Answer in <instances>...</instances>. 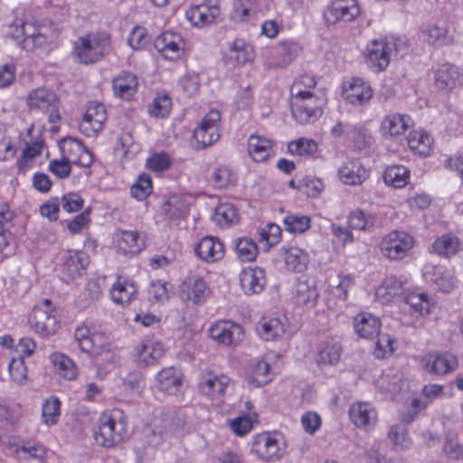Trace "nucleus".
Masks as SVG:
<instances>
[{
	"instance_id": "45",
	"label": "nucleus",
	"mask_w": 463,
	"mask_h": 463,
	"mask_svg": "<svg viewBox=\"0 0 463 463\" xmlns=\"http://www.w3.org/2000/svg\"><path fill=\"white\" fill-rule=\"evenodd\" d=\"M51 360L63 378L71 381L77 376V367L74 362L68 356L56 353L51 355Z\"/></svg>"
},
{
	"instance_id": "46",
	"label": "nucleus",
	"mask_w": 463,
	"mask_h": 463,
	"mask_svg": "<svg viewBox=\"0 0 463 463\" xmlns=\"http://www.w3.org/2000/svg\"><path fill=\"white\" fill-rule=\"evenodd\" d=\"M235 251L241 261L250 262L256 259L259 250L252 239L243 237L235 241Z\"/></svg>"
},
{
	"instance_id": "57",
	"label": "nucleus",
	"mask_w": 463,
	"mask_h": 463,
	"mask_svg": "<svg viewBox=\"0 0 463 463\" xmlns=\"http://www.w3.org/2000/svg\"><path fill=\"white\" fill-rule=\"evenodd\" d=\"M269 364L264 360H259L252 365V373L250 382L257 386H263L270 381Z\"/></svg>"
},
{
	"instance_id": "9",
	"label": "nucleus",
	"mask_w": 463,
	"mask_h": 463,
	"mask_svg": "<svg viewBox=\"0 0 463 463\" xmlns=\"http://www.w3.org/2000/svg\"><path fill=\"white\" fill-rule=\"evenodd\" d=\"M359 14L356 0H334L326 7L324 17L327 24H335L339 21L350 22Z\"/></svg>"
},
{
	"instance_id": "64",
	"label": "nucleus",
	"mask_w": 463,
	"mask_h": 463,
	"mask_svg": "<svg viewBox=\"0 0 463 463\" xmlns=\"http://www.w3.org/2000/svg\"><path fill=\"white\" fill-rule=\"evenodd\" d=\"M388 438L391 439L396 449H405L410 447V440L404 432H400L397 425H392L388 432Z\"/></svg>"
},
{
	"instance_id": "56",
	"label": "nucleus",
	"mask_w": 463,
	"mask_h": 463,
	"mask_svg": "<svg viewBox=\"0 0 463 463\" xmlns=\"http://www.w3.org/2000/svg\"><path fill=\"white\" fill-rule=\"evenodd\" d=\"M348 223L351 228L363 231L372 228L375 223V218L362 210H355L350 213Z\"/></svg>"
},
{
	"instance_id": "58",
	"label": "nucleus",
	"mask_w": 463,
	"mask_h": 463,
	"mask_svg": "<svg viewBox=\"0 0 463 463\" xmlns=\"http://www.w3.org/2000/svg\"><path fill=\"white\" fill-rule=\"evenodd\" d=\"M317 85L314 77L309 75H302L297 79L290 88V97H298L307 94H312V89Z\"/></svg>"
},
{
	"instance_id": "43",
	"label": "nucleus",
	"mask_w": 463,
	"mask_h": 463,
	"mask_svg": "<svg viewBox=\"0 0 463 463\" xmlns=\"http://www.w3.org/2000/svg\"><path fill=\"white\" fill-rule=\"evenodd\" d=\"M318 297V291L313 279H299L296 285V298L299 304L307 305Z\"/></svg>"
},
{
	"instance_id": "17",
	"label": "nucleus",
	"mask_w": 463,
	"mask_h": 463,
	"mask_svg": "<svg viewBox=\"0 0 463 463\" xmlns=\"http://www.w3.org/2000/svg\"><path fill=\"white\" fill-rule=\"evenodd\" d=\"M229 384L230 378L228 376L208 372L202 376L198 387L202 394L212 400H220Z\"/></svg>"
},
{
	"instance_id": "10",
	"label": "nucleus",
	"mask_w": 463,
	"mask_h": 463,
	"mask_svg": "<svg viewBox=\"0 0 463 463\" xmlns=\"http://www.w3.org/2000/svg\"><path fill=\"white\" fill-rule=\"evenodd\" d=\"M221 114L218 110H210L194 131V137L203 147L213 145L219 137Z\"/></svg>"
},
{
	"instance_id": "50",
	"label": "nucleus",
	"mask_w": 463,
	"mask_h": 463,
	"mask_svg": "<svg viewBox=\"0 0 463 463\" xmlns=\"http://www.w3.org/2000/svg\"><path fill=\"white\" fill-rule=\"evenodd\" d=\"M288 151L291 155L310 156L317 151V144L313 139L299 138L288 145Z\"/></svg>"
},
{
	"instance_id": "4",
	"label": "nucleus",
	"mask_w": 463,
	"mask_h": 463,
	"mask_svg": "<svg viewBox=\"0 0 463 463\" xmlns=\"http://www.w3.org/2000/svg\"><path fill=\"white\" fill-rule=\"evenodd\" d=\"M291 113L300 124L315 122L322 115L324 99L316 94L290 97Z\"/></svg>"
},
{
	"instance_id": "22",
	"label": "nucleus",
	"mask_w": 463,
	"mask_h": 463,
	"mask_svg": "<svg viewBox=\"0 0 463 463\" xmlns=\"http://www.w3.org/2000/svg\"><path fill=\"white\" fill-rule=\"evenodd\" d=\"M195 252L201 260L212 263L223 258L224 246L218 238L205 236L198 242Z\"/></svg>"
},
{
	"instance_id": "7",
	"label": "nucleus",
	"mask_w": 463,
	"mask_h": 463,
	"mask_svg": "<svg viewBox=\"0 0 463 463\" xmlns=\"http://www.w3.org/2000/svg\"><path fill=\"white\" fill-rule=\"evenodd\" d=\"M74 338L79 347L90 355H99L109 348V343L102 333L92 331L87 326H78Z\"/></svg>"
},
{
	"instance_id": "62",
	"label": "nucleus",
	"mask_w": 463,
	"mask_h": 463,
	"mask_svg": "<svg viewBox=\"0 0 463 463\" xmlns=\"http://www.w3.org/2000/svg\"><path fill=\"white\" fill-rule=\"evenodd\" d=\"M61 207L67 213H75L83 207L82 197L76 193H69L61 197Z\"/></svg>"
},
{
	"instance_id": "51",
	"label": "nucleus",
	"mask_w": 463,
	"mask_h": 463,
	"mask_svg": "<svg viewBox=\"0 0 463 463\" xmlns=\"http://www.w3.org/2000/svg\"><path fill=\"white\" fill-rule=\"evenodd\" d=\"M172 107L171 99L165 93H159L154 98L152 104L148 107V112L155 118L166 117Z\"/></svg>"
},
{
	"instance_id": "32",
	"label": "nucleus",
	"mask_w": 463,
	"mask_h": 463,
	"mask_svg": "<svg viewBox=\"0 0 463 463\" xmlns=\"http://www.w3.org/2000/svg\"><path fill=\"white\" fill-rule=\"evenodd\" d=\"M351 420L359 427L374 425L377 414L371 404L367 402L354 403L349 409Z\"/></svg>"
},
{
	"instance_id": "42",
	"label": "nucleus",
	"mask_w": 463,
	"mask_h": 463,
	"mask_svg": "<svg viewBox=\"0 0 463 463\" xmlns=\"http://www.w3.org/2000/svg\"><path fill=\"white\" fill-rule=\"evenodd\" d=\"M407 140L410 148L415 153L422 156L430 155L433 139L429 134L423 131H415L409 135Z\"/></svg>"
},
{
	"instance_id": "3",
	"label": "nucleus",
	"mask_w": 463,
	"mask_h": 463,
	"mask_svg": "<svg viewBox=\"0 0 463 463\" xmlns=\"http://www.w3.org/2000/svg\"><path fill=\"white\" fill-rule=\"evenodd\" d=\"M27 105L31 111L39 115H47L50 123L61 119L57 95L51 90L39 88L27 96Z\"/></svg>"
},
{
	"instance_id": "36",
	"label": "nucleus",
	"mask_w": 463,
	"mask_h": 463,
	"mask_svg": "<svg viewBox=\"0 0 463 463\" xmlns=\"http://www.w3.org/2000/svg\"><path fill=\"white\" fill-rule=\"evenodd\" d=\"M213 220L222 228L230 227L239 221L237 209L229 203H219L215 207Z\"/></svg>"
},
{
	"instance_id": "25",
	"label": "nucleus",
	"mask_w": 463,
	"mask_h": 463,
	"mask_svg": "<svg viewBox=\"0 0 463 463\" xmlns=\"http://www.w3.org/2000/svg\"><path fill=\"white\" fill-rule=\"evenodd\" d=\"M180 372L174 366L163 368L156 376V387L169 395L178 392L182 377Z\"/></svg>"
},
{
	"instance_id": "13",
	"label": "nucleus",
	"mask_w": 463,
	"mask_h": 463,
	"mask_svg": "<svg viewBox=\"0 0 463 463\" xmlns=\"http://www.w3.org/2000/svg\"><path fill=\"white\" fill-rule=\"evenodd\" d=\"M220 14L218 0H208L190 7L185 16L191 24L197 27L211 24Z\"/></svg>"
},
{
	"instance_id": "5",
	"label": "nucleus",
	"mask_w": 463,
	"mask_h": 463,
	"mask_svg": "<svg viewBox=\"0 0 463 463\" xmlns=\"http://www.w3.org/2000/svg\"><path fill=\"white\" fill-rule=\"evenodd\" d=\"M284 450V443L276 434L262 432L253 437L251 452L263 461L278 460Z\"/></svg>"
},
{
	"instance_id": "6",
	"label": "nucleus",
	"mask_w": 463,
	"mask_h": 463,
	"mask_svg": "<svg viewBox=\"0 0 463 463\" xmlns=\"http://www.w3.org/2000/svg\"><path fill=\"white\" fill-rule=\"evenodd\" d=\"M414 243L413 238L403 231H392L385 235L380 244L382 253L390 260L403 259Z\"/></svg>"
},
{
	"instance_id": "37",
	"label": "nucleus",
	"mask_w": 463,
	"mask_h": 463,
	"mask_svg": "<svg viewBox=\"0 0 463 463\" xmlns=\"http://www.w3.org/2000/svg\"><path fill=\"white\" fill-rule=\"evenodd\" d=\"M257 331L260 336L266 340L270 341L280 337L284 334V325L277 317L263 318L260 320L257 326Z\"/></svg>"
},
{
	"instance_id": "29",
	"label": "nucleus",
	"mask_w": 463,
	"mask_h": 463,
	"mask_svg": "<svg viewBox=\"0 0 463 463\" xmlns=\"http://www.w3.org/2000/svg\"><path fill=\"white\" fill-rule=\"evenodd\" d=\"M340 180L348 185H359L368 176L366 169L358 160H348L338 170Z\"/></svg>"
},
{
	"instance_id": "54",
	"label": "nucleus",
	"mask_w": 463,
	"mask_h": 463,
	"mask_svg": "<svg viewBox=\"0 0 463 463\" xmlns=\"http://www.w3.org/2000/svg\"><path fill=\"white\" fill-rule=\"evenodd\" d=\"M286 231L291 233H303L310 227L311 220L307 215L291 214L284 218Z\"/></svg>"
},
{
	"instance_id": "21",
	"label": "nucleus",
	"mask_w": 463,
	"mask_h": 463,
	"mask_svg": "<svg viewBox=\"0 0 463 463\" xmlns=\"http://www.w3.org/2000/svg\"><path fill=\"white\" fill-rule=\"evenodd\" d=\"M162 344L156 340L145 339L137 349L136 359L139 366L154 365L164 356Z\"/></svg>"
},
{
	"instance_id": "38",
	"label": "nucleus",
	"mask_w": 463,
	"mask_h": 463,
	"mask_svg": "<svg viewBox=\"0 0 463 463\" xmlns=\"http://www.w3.org/2000/svg\"><path fill=\"white\" fill-rule=\"evenodd\" d=\"M404 293L402 282L396 278L391 277L386 279L380 287L376 288L375 296L383 303H387L396 296Z\"/></svg>"
},
{
	"instance_id": "28",
	"label": "nucleus",
	"mask_w": 463,
	"mask_h": 463,
	"mask_svg": "<svg viewBox=\"0 0 463 463\" xmlns=\"http://www.w3.org/2000/svg\"><path fill=\"white\" fill-rule=\"evenodd\" d=\"M89 263L88 255L84 251H69L63 257L61 270L69 279L80 277Z\"/></svg>"
},
{
	"instance_id": "19",
	"label": "nucleus",
	"mask_w": 463,
	"mask_h": 463,
	"mask_svg": "<svg viewBox=\"0 0 463 463\" xmlns=\"http://www.w3.org/2000/svg\"><path fill=\"white\" fill-rule=\"evenodd\" d=\"M345 99L355 106H363L369 102L373 97V90L369 83L360 78L352 80L343 90Z\"/></svg>"
},
{
	"instance_id": "1",
	"label": "nucleus",
	"mask_w": 463,
	"mask_h": 463,
	"mask_svg": "<svg viewBox=\"0 0 463 463\" xmlns=\"http://www.w3.org/2000/svg\"><path fill=\"white\" fill-rule=\"evenodd\" d=\"M127 434V419L120 409L101 413L93 430L97 444L111 448L121 442Z\"/></svg>"
},
{
	"instance_id": "12",
	"label": "nucleus",
	"mask_w": 463,
	"mask_h": 463,
	"mask_svg": "<svg viewBox=\"0 0 463 463\" xmlns=\"http://www.w3.org/2000/svg\"><path fill=\"white\" fill-rule=\"evenodd\" d=\"M421 365L429 373L445 375L457 368L458 360L449 353H429L422 357Z\"/></svg>"
},
{
	"instance_id": "40",
	"label": "nucleus",
	"mask_w": 463,
	"mask_h": 463,
	"mask_svg": "<svg viewBox=\"0 0 463 463\" xmlns=\"http://www.w3.org/2000/svg\"><path fill=\"white\" fill-rule=\"evenodd\" d=\"M403 299L405 303L420 315L423 316L430 313V307L433 303L428 294L423 292H408L404 295Z\"/></svg>"
},
{
	"instance_id": "16",
	"label": "nucleus",
	"mask_w": 463,
	"mask_h": 463,
	"mask_svg": "<svg viewBox=\"0 0 463 463\" xmlns=\"http://www.w3.org/2000/svg\"><path fill=\"white\" fill-rule=\"evenodd\" d=\"M207 295L208 288L200 277H187L180 286L179 297L184 302L200 304L205 300Z\"/></svg>"
},
{
	"instance_id": "23",
	"label": "nucleus",
	"mask_w": 463,
	"mask_h": 463,
	"mask_svg": "<svg viewBox=\"0 0 463 463\" xmlns=\"http://www.w3.org/2000/svg\"><path fill=\"white\" fill-rule=\"evenodd\" d=\"M115 242L118 250L124 254H137L145 248L144 237L137 231H118L115 235Z\"/></svg>"
},
{
	"instance_id": "53",
	"label": "nucleus",
	"mask_w": 463,
	"mask_h": 463,
	"mask_svg": "<svg viewBox=\"0 0 463 463\" xmlns=\"http://www.w3.org/2000/svg\"><path fill=\"white\" fill-rule=\"evenodd\" d=\"M8 369L13 382L20 385L25 383L27 380V368L24 364V358L21 354L11 359Z\"/></svg>"
},
{
	"instance_id": "61",
	"label": "nucleus",
	"mask_w": 463,
	"mask_h": 463,
	"mask_svg": "<svg viewBox=\"0 0 463 463\" xmlns=\"http://www.w3.org/2000/svg\"><path fill=\"white\" fill-rule=\"evenodd\" d=\"M162 211L171 220L179 218L184 213V205L175 196L162 204Z\"/></svg>"
},
{
	"instance_id": "31",
	"label": "nucleus",
	"mask_w": 463,
	"mask_h": 463,
	"mask_svg": "<svg viewBox=\"0 0 463 463\" xmlns=\"http://www.w3.org/2000/svg\"><path fill=\"white\" fill-rule=\"evenodd\" d=\"M355 333L362 338H373L379 335L381 322L370 313H360L354 318Z\"/></svg>"
},
{
	"instance_id": "30",
	"label": "nucleus",
	"mask_w": 463,
	"mask_h": 463,
	"mask_svg": "<svg viewBox=\"0 0 463 463\" xmlns=\"http://www.w3.org/2000/svg\"><path fill=\"white\" fill-rule=\"evenodd\" d=\"M10 34L17 41L24 37L27 44L31 42L33 45H42L45 42V37L41 33H36L33 24L21 18H16L10 25Z\"/></svg>"
},
{
	"instance_id": "55",
	"label": "nucleus",
	"mask_w": 463,
	"mask_h": 463,
	"mask_svg": "<svg viewBox=\"0 0 463 463\" xmlns=\"http://www.w3.org/2000/svg\"><path fill=\"white\" fill-rule=\"evenodd\" d=\"M425 41L433 46H441L446 44L449 40L447 37V29L438 25H430L422 31Z\"/></svg>"
},
{
	"instance_id": "49",
	"label": "nucleus",
	"mask_w": 463,
	"mask_h": 463,
	"mask_svg": "<svg viewBox=\"0 0 463 463\" xmlns=\"http://www.w3.org/2000/svg\"><path fill=\"white\" fill-rule=\"evenodd\" d=\"M59 145L62 158L70 164H74L82 151L83 145L78 139L70 137L61 139Z\"/></svg>"
},
{
	"instance_id": "15",
	"label": "nucleus",
	"mask_w": 463,
	"mask_h": 463,
	"mask_svg": "<svg viewBox=\"0 0 463 463\" xmlns=\"http://www.w3.org/2000/svg\"><path fill=\"white\" fill-rule=\"evenodd\" d=\"M155 48L165 59L174 61L182 56L184 43L180 34L172 32H164L156 38Z\"/></svg>"
},
{
	"instance_id": "20",
	"label": "nucleus",
	"mask_w": 463,
	"mask_h": 463,
	"mask_svg": "<svg viewBox=\"0 0 463 463\" xmlns=\"http://www.w3.org/2000/svg\"><path fill=\"white\" fill-rule=\"evenodd\" d=\"M266 283L265 271L261 268H246L240 274V284L246 295L260 293Z\"/></svg>"
},
{
	"instance_id": "2",
	"label": "nucleus",
	"mask_w": 463,
	"mask_h": 463,
	"mask_svg": "<svg viewBox=\"0 0 463 463\" xmlns=\"http://www.w3.org/2000/svg\"><path fill=\"white\" fill-rule=\"evenodd\" d=\"M109 46V38L106 34H88L74 43L73 55L80 63H95L108 53Z\"/></svg>"
},
{
	"instance_id": "39",
	"label": "nucleus",
	"mask_w": 463,
	"mask_h": 463,
	"mask_svg": "<svg viewBox=\"0 0 463 463\" xmlns=\"http://www.w3.org/2000/svg\"><path fill=\"white\" fill-rule=\"evenodd\" d=\"M253 48L241 40H236L229 48L226 59L233 61L237 64H243L253 59Z\"/></svg>"
},
{
	"instance_id": "11",
	"label": "nucleus",
	"mask_w": 463,
	"mask_h": 463,
	"mask_svg": "<svg viewBox=\"0 0 463 463\" xmlns=\"http://www.w3.org/2000/svg\"><path fill=\"white\" fill-rule=\"evenodd\" d=\"M210 337L225 345H236L243 338V328L231 321H219L209 329Z\"/></svg>"
},
{
	"instance_id": "8",
	"label": "nucleus",
	"mask_w": 463,
	"mask_h": 463,
	"mask_svg": "<svg viewBox=\"0 0 463 463\" xmlns=\"http://www.w3.org/2000/svg\"><path fill=\"white\" fill-rule=\"evenodd\" d=\"M50 305L51 301L44 299L42 305L33 308L29 317L31 327L44 336L53 335L57 330V320Z\"/></svg>"
},
{
	"instance_id": "34",
	"label": "nucleus",
	"mask_w": 463,
	"mask_h": 463,
	"mask_svg": "<svg viewBox=\"0 0 463 463\" xmlns=\"http://www.w3.org/2000/svg\"><path fill=\"white\" fill-rule=\"evenodd\" d=\"M137 78L135 74L123 71L112 81L114 92L121 99H128L134 96L137 89Z\"/></svg>"
},
{
	"instance_id": "60",
	"label": "nucleus",
	"mask_w": 463,
	"mask_h": 463,
	"mask_svg": "<svg viewBox=\"0 0 463 463\" xmlns=\"http://www.w3.org/2000/svg\"><path fill=\"white\" fill-rule=\"evenodd\" d=\"M281 229L275 223H269L260 232V242H265L267 250L279 243Z\"/></svg>"
},
{
	"instance_id": "18",
	"label": "nucleus",
	"mask_w": 463,
	"mask_h": 463,
	"mask_svg": "<svg viewBox=\"0 0 463 463\" xmlns=\"http://www.w3.org/2000/svg\"><path fill=\"white\" fill-rule=\"evenodd\" d=\"M392 44L384 41H373L367 47V64L373 70H384L390 62Z\"/></svg>"
},
{
	"instance_id": "24",
	"label": "nucleus",
	"mask_w": 463,
	"mask_h": 463,
	"mask_svg": "<svg viewBox=\"0 0 463 463\" xmlns=\"http://www.w3.org/2000/svg\"><path fill=\"white\" fill-rule=\"evenodd\" d=\"M412 125L410 116L401 113H392L385 116L381 123V131L383 136L399 137L406 133Z\"/></svg>"
},
{
	"instance_id": "14",
	"label": "nucleus",
	"mask_w": 463,
	"mask_h": 463,
	"mask_svg": "<svg viewBox=\"0 0 463 463\" xmlns=\"http://www.w3.org/2000/svg\"><path fill=\"white\" fill-rule=\"evenodd\" d=\"M107 119L105 107L100 103H91L80 123V131L86 137L95 136L101 130L104 122Z\"/></svg>"
},
{
	"instance_id": "26",
	"label": "nucleus",
	"mask_w": 463,
	"mask_h": 463,
	"mask_svg": "<svg viewBox=\"0 0 463 463\" xmlns=\"http://www.w3.org/2000/svg\"><path fill=\"white\" fill-rule=\"evenodd\" d=\"M434 82L436 88L440 90H451L457 88L461 82L458 68L451 64L441 65L435 71Z\"/></svg>"
},
{
	"instance_id": "27",
	"label": "nucleus",
	"mask_w": 463,
	"mask_h": 463,
	"mask_svg": "<svg viewBox=\"0 0 463 463\" xmlns=\"http://www.w3.org/2000/svg\"><path fill=\"white\" fill-rule=\"evenodd\" d=\"M137 287L133 281L124 277H118L110 288V296L116 304L129 305L137 297Z\"/></svg>"
},
{
	"instance_id": "63",
	"label": "nucleus",
	"mask_w": 463,
	"mask_h": 463,
	"mask_svg": "<svg viewBox=\"0 0 463 463\" xmlns=\"http://www.w3.org/2000/svg\"><path fill=\"white\" fill-rule=\"evenodd\" d=\"M170 164V158L166 153H156L146 162L148 168L154 172H163L169 168Z\"/></svg>"
},
{
	"instance_id": "35",
	"label": "nucleus",
	"mask_w": 463,
	"mask_h": 463,
	"mask_svg": "<svg viewBox=\"0 0 463 463\" xmlns=\"http://www.w3.org/2000/svg\"><path fill=\"white\" fill-rule=\"evenodd\" d=\"M433 251L439 256L450 258L456 255L460 249L458 238L452 233H446L438 237L432 243Z\"/></svg>"
},
{
	"instance_id": "52",
	"label": "nucleus",
	"mask_w": 463,
	"mask_h": 463,
	"mask_svg": "<svg viewBox=\"0 0 463 463\" xmlns=\"http://www.w3.org/2000/svg\"><path fill=\"white\" fill-rule=\"evenodd\" d=\"M236 181V175L228 166L215 168L212 175V183L215 188L222 189L232 185Z\"/></svg>"
},
{
	"instance_id": "44",
	"label": "nucleus",
	"mask_w": 463,
	"mask_h": 463,
	"mask_svg": "<svg viewBox=\"0 0 463 463\" xmlns=\"http://www.w3.org/2000/svg\"><path fill=\"white\" fill-rule=\"evenodd\" d=\"M307 263V255L298 247L285 250V264L288 269L294 272H302Z\"/></svg>"
},
{
	"instance_id": "33",
	"label": "nucleus",
	"mask_w": 463,
	"mask_h": 463,
	"mask_svg": "<svg viewBox=\"0 0 463 463\" xmlns=\"http://www.w3.org/2000/svg\"><path fill=\"white\" fill-rule=\"evenodd\" d=\"M272 141L259 135H250L248 139L249 156L256 162H263L272 154Z\"/></svg>"
},
{
	"instance_id": "47",
	"label": "nucleus",
	"mask_w": 463,
	"mask_h": 463,
	"mask_svg": "<svg viewBox=\"0 0 463 463\" xmlns=\"http://www.w3.org/2000/svg\"><path fill=\"white\" fill-rule=\"evenodd\" d=\"M61 415V402L57 397L45 399L42 407V418L44 424L55 425Z\"/></svg>"
},
{
	"instance_id": "48",
	"label": "nucleus",
	"mask_w": 463,
	"mask_h": 463,
	"mask_svg": "<svg viewBox=\"0 0 463 463\" xmlns=\"http://www.w3.org/2000/svg\"><path fill=\"white\" fill-rule=\"evenodd\" d=\"M342 348L337 343L326 344L318 352L317 362L324 365H335L341 357Z\"/></svg>"
},
{
	"instance_id": "59",
	"label": "nucleus",
	"mask_w": 463,
	"mask_h": 463,
	"mask_svg": "<svg viewBox=\"0 0 463 463\" xmlns=\"http://www.w3.org/2000/svg\"><path fill=\"white\" fill-rule=\"evenodd\" d=\"M151 192L152 181L146 174L140 175L137 181L131 186V194L139 201L148 196Z\"/></svg>"
},
{
	"instance_id": "41",
	"label": "nucleus",
	"mask_w": 463,
	"mask_h": 463,
	"mask_svg": "<svg viewBox=\"0 0 463 463\" xmlns=\"http://www.w3.org/2000/svg\"><path fill=\"white\" fill-rule=\"evenodd\" d=\"M410 171L403 165L389 166L383 175L386 184L394 188H402L408 184Z\"/></svg>"
}]
</instances>
